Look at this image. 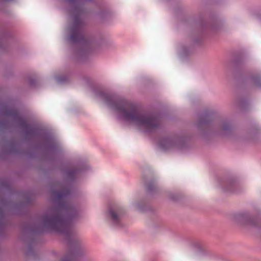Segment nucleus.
<instances>
[{"label":"nucleus","mask_w":261,"mask_h":261,"mask_svg":"<svg viewBox=\"0 0 261 261\" xmlns=\"http://www.w3.org/2000/svg\"><path fill=\"white\" fill-rule=\"evenodd\" d=\"M105 100L109 107L124 119L134 123L145 132H151L158 128L159 121L156 118L143 114L132 103L109 94L105 95Z\"/></svg>","instance_id":"nucleus-1"},{"label":"nucleus","mask_w":261,"mask_h":261,"mask_svg":"<svg viewBox=\"0 0 261 261\" xmlns=\"http://www.w3.org/2000/svg\"><path fill=\"white\" fill-rule=\"evenodd\" d=\"M68 192L63 189L56 193V198L61 202L59 210L43 217V224L45 227L60 232L70 237L73 233L71 220L64 216L69 212L70 205L65 200Z\"/></svg>","instance_id":"nucleus-2"},{"label":"nucleus","mask_w":261,"mask_h":261,"mask_svg":"<svg viewBox=\"0 0 261 261\" xmlns=\"http://www.w3.org/2000/svg\"><path fill=\"white\" fill-rule=\"evenodd\" d=\"M70 40L73 43H85L87 42L83 30V23L78 17L76 18L71 30Z\"/></svg>","instance_id":"nucleus-3"},{"label":"nucleus","mask_w":261,"mask_h":261,"mask_svg":"<svg viewBox=\"0 0 261 261\" xmlns=\"http://www.w3.org/2000/svg\"><path fill=\"white\" fill-rule=\"evenodd\" d=\"M109 213L111 216L112 219L113 220V221L116 223L118 222L119 217L117 215L116 212H115L114 210L112 209H110Z\"/></svg>","instance_id":"nucleus-4"},{"label":"nucleus","mask_w":261,"mask_h":261,"mask_svg":"<svg viewBox=\"0 0 261 261\" xmlns=\"http://www.w3.org/2000/svg\"><path fill=\"white\" fill-rule=\"evenodd\" d=\"M16 114V111L15 110H12L11 112L9 113V115H14Z\"/></svg>","instance_id":"nucleus-5"},{"label":"nucleus","mask_w":261,"mask_h":261,"mask_svg":"<svg viewBox=\"0 0 261 261\" xmlns=\"http://www.w3.org/2000/svg\"><path fill=\"white\" fill-rule=\"evenodd\" d=\"M63 261H74V260L72 257H68L65 259H63Z\"/></svg>","instance_id":"nucleus-6"},{"label":"nucleus","mask_w":261,"mask_h":261,"mask_svg":"<svg viewBox=\"0 0 261 261\" xmlns=\"http://www.w3.org/2000/svg\"><path fill=\"white\" fill-rule=\"evenodd\" d=\"M69 2L70 3H72V2H74V0H68Z\"/></svg>","instance_id":"nucleus-7"},{"label":"nucleus","mask_w":261,"mask_h":261,"mask_svg":"<svg viewBox=\"0 0 261 261\" xmlns=\"http://www.w3.org/2000/svg\"><path fill=\"white\" fill-rule=\"evenodd\" d=\"M168 144H169L170 143V142L169 140H166L165 141Z\"/></svg>","instance_id":"nucleus-8"}]
</instances>
